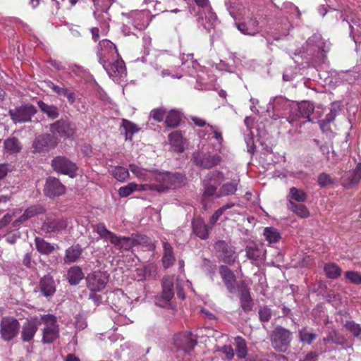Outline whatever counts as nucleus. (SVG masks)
I'll return each mask as SVG.
<instances>
[{
    "mask_svg": "<svg viewBox=\"0 0 361 361\" xmlns=\"http://www.w3.org/2000/svg\"><path fill=\"white\" fill-rule=\"evenodd\" d=\"M225 179L224 174L220 171H212L207 173L202 185L203 187L202 194V203L206 204L208 202L222 197L234 195L238 190L239 180H233L226 182L218 187Z\"/></svg>",
    "mask_w": 361,
    "mask_h": 361,
    "instance_id": "1",
    "label": "nucleus"
},
{
    "mask_svg": "<svg viewBox=\"0 0 361 361\" xmlns=\"http://www.w3.org/2000/svg\"><path fill=\"white\" fill-rule=\"evenodd\" d=\"M152 180L154 183L147 184V188L159 192L181 188L187 184L185 175L180 172H154L152 174Z\"/></svg>",
    "mask_w": 361,
    "mask_h": 361,
    "instance_id": "2",
    "label": "nucleus"
},
{
    "mask_svg": "<svg viewBox=\"0 0 361 361\" xmlns=\"http://www.w3.org/2000/svg\"><path fill=\"white\" fill-rule=\"evenodd\" d=\"M94 231L102 238L109 240L118 250H129L133 246L130 237H121L109 231L103 223L97 224L94 226Z\"/></svg>",
    "mask_w": 361,
    "mask_h": 361,
    "instance_id": "3",
    "label": "nucleus"
},
{
    "mask_svg": "<svg viewBox=\"0 0 361 361\" xmlns=\"http://www.w3.org/2000/svg\"><path fill=\"white\" fill-rule=\"evenodd\" d=\"M292 332L281 326H276L270 336L272 348L280 353H286L290 346Z\"/></svg>",
    "mask_w": 361,
    "mask_h": 361,
    "instance_id": "4",
    "label": "nucleus"
},
{
    "mask_svg": "<svg viewBox=\"0 0 361 361\" xmlns=\"http://www.w3.org/2000/svg\"><path fill=\"white\" fill-rule=\"evenodd\" d=\"M191 159L197 166L210 169L219 164L222 158L218 154L198 150L193 152Z\"/></svg>",
    "mask_w": 361,
    "mask_h": 361,
    "instance_id": "5",
    "label": "nucleus"
},
{
    "mask_svg": "<svg viewBox=\"0 0 361 361\" xmlns=\"http://www.w3.org/2000/svg\"><path fill=\"white\" fill-rule=\"evenodd\" d=\"M42 320L46 326L42 330V343H51L59 336V326L57 319L53 314H46L42 317Z\"/></svg>",
    "mask_w": 361,
    "mask_h": 361,
    "instance_id": "6",
    "label": "nucleus"
},
{
    "mask_svg": "<svg viewBox=\"0 0 361 361\" xmlns=\"http://www.w3.org/2000/svg\"><path fill=\"white\" fill-rule=\"evenodd\" d=\"M35 106L32 104L21 105L8 111V115L14 123H23L32 121V116L37 114Z\"/></svg>",
    "mask_w": 361,
    "mask_h": 361,
    "instance_id": "7",
    "label": "nucleus"
},
{
    "mask_svg": "<svg viewBox=\"0 0 361 361\" xmlns=\"http://www.w3.org/2000/svg\"><path fill=\"white\" fill-rule=\"evenodd\" d=\"M314 109L313 104L307 101H302L291 108L288 121L291 125H293L300 118H307L308 121H311L310 117L312 114Z\"/></svg>",
    "mask_w": 361,
    "mask_h": 361,
    "instance_id": "8",
    "label": "nucleus"
},
{
    "mask_svg": "<svg viewBox=\"0 0 361 361\" xmlns=\"http://www.w3.org/2000/svg\"><path fill=\"white\" fill-rule=\"evenodd\" d=\"M51 166L59 173L68 175L71 178L75 176L78 167L75 163L66 157L58 156L51 160Z\"/></svg>",
    "mask_w": 361,
    "mask_h": 361,
    "instance_id": "9",
    "label": "nucleus"
},
{
    "mask_svg": "<svg viewBox=\"0 0 361 361\" xmlns=\"http://www.w3.org/2000/svg\"><path fill=\"white\" fill-rule=\"evenodd\" d=\"M109 275L100 270L90 273L86 276L87 286L91 292L102 290L109 281Z\"/></svg>",
    "mask_w": 361,
    "mask_h": 361,
    "instance_id": "10",
    "label": "nucleus"
},
{
    "mask_svg": "<svg viewBox=\"0 0 361 361\" xmlns=\"http://www.w3.org/2000/svg\"><path fill=\"white\" fill-rule=\"evenodd\" d=\"M68 226L67 220L54 215L47 216L42 224L41 230L47 234H58Z\"/></svg>",
    "mask_w": 361,
    "mask_h": 361,
    "instance_id": "11",
    "label": "nucleus"
},
{
    "mask_svg": "<svg viewBox=\"0 0 361 361\" xmlns=\"http://www.w3.org/2000/svg\"><path fill=\"white\" fill-rule=\"evenodd\" d=\"M66 188L60 180L54 176L46 178L43 188L44 195L49 199H54L66 193Z\"/></svg>",
    "mask_w": 361,
    "mask_h": 361,
    "instance_id": "12",
    "label": "nucleus"
},
{
    "mask_svg": "<svg viewBox=\"0 0 361 361\" xmlns=\"http://www.w3.org/2000/svg\"><path fill=\"white\" fill-rule=\"evenodd\" d=\"M20 323L13 317H3L0 324V333L4 341H10L19 331Z\"/></svg>",
    "mask_w": 361,
    "mask_h": 361,
    "instance_id": "13",
    "label": "nucleus"
},
{
    "mask_svg": "<svg viewBox=\"0 0 361 361\" xmlns=\"http://www.w3.org/2000/svg\"><path fill=\"white\" fill-rule=\"evenodd\" d=\"M173 295V278L164 276L162 279V291L160 296L156 298V304L160 307L167 306Z\"/></svg>",
    "mask_w": 361,
    "mask_h": 361,
    "instance_id": "14",
    "label": "nucleus"
},
{
    "mask_svg": "<svg viewBox=\"0 0 361 361\" xmlns=\"http://www.w3.org/2000/svg\"><path fill=\"white\" fill-rule=\"evenodd\" d=\"M173 343L177 346L178 350L188 353L197 345V336L191 332L179 334L174 336Z\"/></svg>",
    "mask_w": 361,
    "mask_h": 361,
    "instance_id": "15",
    "label": "nucleus"
},
{
    "mask_svg": "<svg viewBox=\"0 0 361 361\" xmlns=\"http://www.w3.org/2000/svg\"><path fill=\"white\" fill-rule=\"evenodd\" d=\"M219 274L228 292L235 293L240 285L237 283V277L234 272L226 265H220Z\"/></svg>",
    "mask_w": 361,
    "mask_h": 361,
    "instance_id": "16",
    "label": "nucleus"
},
{
    "mask_svg": "<svg viewBox=\"0 0 361 361\" xmlns=\"http://www.w3.org/2000/svg\"><path fill=\"white\" fill-rule=\"evenodd\" d=\"M58 139L51 134H42L37 136L32 144L34 151L42 152L54 148L58 145Z\"/></svg>",
    "mask_w": 361,
    "mask_h": 361,
    "instance_id": "17",
    "label": "nucleus"
},
{
    "mask_svg": "<svg viewBox=\"0 0 361 361\" xmlns=\"http://www.w3.org/2000/svg\"><path fill=\"white\" fill-rule=\"evenodd\" d=\"M49 130L51 135L57 134L64 138L71 137L75 133L73 125L66 119H60L50 124Z\"/></svg>",
    "mask_w": 361,
    "mask_h": 361,
    "instance_id": "18",
    "label": "nucleus"
},
{
    "mask_svg": "<svg viewBox=\"0 0 361 361\" xmlns=\"http://www.w3.org/2000/svg\"><path fill=\"white\" fill-rule=\"evenodd\" d=\"M214 248L219 254L221 260L228 264H233L236 258L234 248L224 240H219L215 243Z\"/></svg>",
    "mask_w": 361,
    "mask_h": 361,
    "instance_id": "19",
    "label": "nucleus"
},
{
    "mask_svg": "<svg viewBox=\"0 0 361 361\" xmlns=\"http://www.w3.org/2000/svg\"><path fill=\"white\" fill-rule=\"evenodd\" d=\"M361 179V165L357 164L355 169L345 172L341 177V185L347 188H351L357 185Z\"/></svg>",
    "mask_w": 361,
    "mask_h": 361,
    "instance_id": "20",
    "label": "nucleus"
},
{
    "mask_svg": "<svg viewBox=\"0 0 361 361\" xmlns=\"http://www.w3.org/2000/svg\"><path fill=\"white\" fill-rule=\"evenodd\" d=\"M238 290L239 292V299L241 308L245 312L251 311L253 307V301L250 293V289L245 282H240Z\"/></svg>",
    "mask_w": 361,
    "mask_h": 361,
    "instance_id": "21",
    "label": "nucleus"
},
{
    "mask_svg": "<svg viewBox=\"0 0 361 361\" xmlns=\"http://www.w3.org/2000/svg\"><path fill=\"white\" fill-rule=\"evenodd\" d=\"M39 288L41 293L46 298H50L56 293V285L50 274L44 276L40 279Z\"/></svg>",
    "mask_w": 361,
    "mask_h": 361,
    "instance_id": "22",
    "label": "nucleus"
},
{
    "mask_svg": "<svg viewBox=\"0 0 361 361\" xmlns=\"http://www.w3.org/2000/svg\"><path fill=\"white\" fill-rule=\"evenodd\" d=\"M115 49L116 52H117V49L115 44L108 39H102L99 43V49L97 51V56L99 57V63L103 66L104 68L108 71L109 73V68L106 67V52H109L112 51V49Z\"/></svg>",
    "mask_w": 361,
    "mask_h": 361,
    "instance_id": "23",
    "label": "nucleus"
},
{
    "mask_svg": "<svg viewBox=\"0 0 361 361\" xmlns=\"http://www.w3.org/2000/svg\"><path fill=\"white\" fill-rule=\"evenodd\" d=\"M38 329L36 319L27 320L22 326L21 339L24 342L31 341Z\"/></svg>",
    "mask_w": 361,
    "mask_h": 361,
    "instance_id": "24",
    "label": "nucleus"
},
{
    "mask_svg": "<svg viewBox=\"0 0 361 361\" xmlns=\"http://www.w3.org/2000/svg\"><path fill=\"white\" fill-rule=\"evenodd\" d=\"M341 109L339 104L336 102L331 104L330 112L326 116V118L324 120L319 121L320 128L323 131H328L330 129L329 124L334 121Z\"/></svg>",
    "mask_w": 361,
    "mask_h": 361,
    "instance_id": "25",
    "label": "nucleus"
},
{
    "mask_svg": "<svg viewBox=\"0 0 361 361\" xmlns=\"http://www.w3.org/2000/svg\"><path fill=\"white\" fill-rule=\"evenodd\" d=\"M193 233L200 238L206 240L209 237V228L204 221L201 219H197L192 221Z\"/></svg>",
    "mask_w": 361,
    "mask_h": 361,
    "instance_id": "26",
    "label": "nucleus"
},
{
    "mask_svg": "<svg viewBox=\"0 0 361 361\" xmlns=\"http://www.w3.org/2000/svg\"><path fill=\"white\" fill-rule=\"evenodd\" d=\"M245 251L247 257L253 261L262 260L265 257L266 250L262 246L252 244L246 247Z\"/></svg>",
    "mask_w": 361,
    "mask_h": 361,
    "instance_id": "27",
    "label": "nucleus"
},
{
    "mask_svg": "<svg viewBox=\"0 0 361 361\" xmlns=\"http://www.w3.org/2000/svg\"><path fill=\"white\" fill-rule=\"evenodd\" d=\"M22 147L21 142L16 137H9L4 141V151L10 154L19 153Z\"/></svg>",
    "mask_w": 361,
    "mask_h": 361,
    "instance_id": "28",
    "label": "nucleus"
},
{
    "mask_svg": "<svg viewBox=\"0 0 361 361\" xmlns=\"http://www.w3.org/2000/svg\"><path fill=\"white\" fill-rule=\"evenodd\" d=\"M326 343H334L338 345H343L347 343L348 340L345 337L339 334L336 329H331L328 332L327 336L323 338Z\"/></svg>",
    "mask_w": 361,
    "mask_h": 361,
    "instance_id": "29",
    "label": "nucleus"
},
{
    "mask_svg": "<svg viewBox=\"0 0 361 361\" xmlns=\"http://www.w3.org/2000/svg\"><path fill=\"white\" fill-rule=\"evenodd\" d=\"M164 255L162 257V263L165 268H169L174 264L175 257L173 249L168 242L163 243Z\"/></svg>",
    "mask_w": 361,
    "mask_h": 361,
    "instance_id": "30",
    "label": "nucleus"
},
{
    "mask_svg": "<svg viewBox=\"0 0 361 361\" xmlns=\"http://www.w3.org/2000/svg\"><path fill=\"white\" fill-rule=\"evenodd\" d=\"M49 87L57 94L66 97L70 104H73L76 99V96L74 92L69 90L68 89L60 87L50 82Z\"/></svg>",
    "mask_w": 361,
    "mask_h": 361,
    "instance_id": "31",
    "label": "nucleus"
},
{
    "mask_svg": "<svg viewBox=\"0 0 361 361\" xmlns=\"http://www.w3.org/2000/svg\"><path fill=\"white\" fill-rule=\"evenodd\" d=\"M84 278V274L80 267L74 266L71 267L67 272V279L72 286H75Z\"/></svg>",
    "mask_w": 361,
    "mask_h": 361,
    "instance_id": "32",
    "label": "nucleus"
},
{
    "mask_svg": "<svg viewBox=\"0 0 361 361\" xmlns=\"http://www.w3.org/2000/svg\"><path fill=\"white\" fill-rule=\"evenodd\" d=\"M37 104L40 110L45 114L49 118L55 119L59 116L58 107L54 105H49L42 100L38 101Z\"/></svg>",
    "mask_w": 361,
    "mask_h": 361,
    "instance_id": "33",
    "label": "nucleus"
},
{
    "mask_svg": "<svg viewBox=\"0 0 361 361\" xmlns=\"http://www.w3.org/2000/svg\"><path fill=\"white\" fill-rule=\"evenodd\" d=\"M37 250L42 255H49L54 250V246L39 237L35 238Z\"/></svg>",
    "mask_w": 361,
    "mask_h": 361,
    "instance_id": "34",
    "label": "nucleus"
},
{
    "mask_svg": "<svg viewBox=\"0 0 361 361\" xmlns=\"http://www.w3.org/2000/svg\"><path fill=\"white\" fill-rule=\"evenodd\" d=\"M147 184L137 185L135 183H130L126 186L121 187L118 190V194L122 197H128L135 190H147Z\"/></svg>",
    "mask_w": 361,
    "mask_h": 361,
    "instance_id": "35",
    "label": "nucleus"
},
{
    "mask_svg": "<svg viewBox=\"0 0 361 361\" xmlns=\"http://www.w3.org/2000/svg\"><path fill=\"white\" fill-rule=\"evenodd\" d=\"M287 207L289 210L300 217L307 218L310 216V212L307 208L302 204H296L292 200H289L287 204Z\"/></svg>",
    "mask_w": 361,
    "mask_h": 361,
    "instance_id": "36",
    "label": "nucleus"
},
{
    "mask_svg": "<svg viewBox=\"0 0 361 361\" xmlns=\"http://www.w3.org/2000/svg\"><path fill=\"white\" fill-rule=\"evenodd\" d=\"M106 67L109 68L110 73L107 71L110 76H115L116 73L122 75L126 72L125 63L123 60H116L112 63H108L106 59Z\"/></svg>",
    "mask_w": 361,
    "mask_h": 361,
    "instance_id": "37",
    "label": "nucleus"
},
{
    "mask_svg": "<svg viewBox=\"0 0 361 361\" xmlns=\"http://www.w3.org/2000/svg\"><path fill=\"white\" fill-rule=\"evenodd\" d=\"M181 121V114L176 110H171L166 117L165 123L166 126L174 128L178 127Z\"/></svg>",
    "mask_w": 361,
    "mask_h": 361,
    "instance_id": "38",
    "label": "nucleus"
},
{
    "mask_svg": "<svg viewBox=\"0 0 361 361\" xmlns=\"http://www.w3.org/2000/svg\"><path fill=\"white\" fill-rule=\"evenodd\" d=\"M82 248L80 245L77 244L71 246L66 251V256L64 258L65 262H74L81 255Z\"/></svg>",
    "mask_w": 361,
    "mask_h": 361,
    "instance_id": "39",
    "label": "nucleus"
},
{
    "mask_svg": "<svg viewBox=\"0 0 361 361\" xmlns=\"http://www.w3.org/2000/svg\"><path fill=\"white\" fill-rule=\"evenodd\" d=\"M324 271L329 279H336L341 274V269L335 263H328L324 265Z\"/></svg>",
    "mask_w": 361,
    "mask_h": 361,
    "instance_id": "40",
    "label": "nucleus"
},
{
    "mask_svg": "<svg viewBox=\"0 0 361 361\" xmlns=\"http://www.w3.org/2000/svg\"><path fill=\"white\" fill-rule=\"evenodd\" d=\"M264 235L270 243H276L281 238V234L278 230L274 227H267L264 230Z\"/></svg>",
    "mask_w": 361,
    "mask_h": 361,
    "instance_id": "41",
    "label": "nucleus"
},
{
    "mask_svg": "<svg viewBox=\"0 0 361 361\" xmlns=\"http://www.w3.org/2000/svg\"><path fill=\"white\" fill-rule=\"evenodd\" d=\"M288 197L292 201L294 200L298 202H304L307 198V195L302 190L292 187L290 189Z\"/></svg>",
    "mask_w": 361,
    "mask_h": 361,
    "instance_id": "42",
    "label": "nucleus"
},
{
    "mask_svg": "<svg viewBox=\"0 0 361 361\" xmlns=\"http://www.w3.org/2000/svg\"><path fill=\"white\" fill-rule=\"evenodd\" d=\"M236 342V348H235V352L237 356L240 358H245L247 355V346L245 339H243L242 337L238 336L235 338Z\"/></svg>",
    "mask_w": 361,
    "mask_h": 361,
    "instance_id": "43",
    "label": "nucleus"
},
{
    "mask_svg": "<svg viewBox=\"0 0 361 361\" xmlns=\"http://www.w3.org/2000/svg\"><path fill=\"white\" fill-rule=\"evenodd\" d=\"M123 127L125 129L126 140H132L133 134L139 131L135 124L127 120H123Z\"/></svg>",
    "mask_w": 361,
    "mask_h": 361,
    "instance_id": "44",
    "label": "nucleus"
},
{
    "mask_svg": "<svg viewBox=\"0 0 361 361\" xmlns=\"http://www.w3.org/2000/svg\"><path fill=\"white\" fill-rule=\"evenodd\" d=\"M130 171L134 173L138 178L145 180L148 178L152 180V174L151 173H148L146 170L140 168L135 164L130 165Z\"/></svg>",
    "mask_w": 361,
    "mask_h": 361,
    "instance_id": "45",
    "label": "nucleus"
},
{
    "mask_svg": "<svg viewBox=\"0 0 361 361\" xmlns=\"http://www.w3.org/2000/svg\"><path fill=\"white\" fill-rule=\"evenodd\" d=\"M45 212L44 208L41 205H31L27 208L24 214L30 219L37 215L44 214Z\"/></svg>",
    "mask_w": 361,
    "mask_h": 361,
    "instance_id": "46",
    "label": "nucleus"
},
{
    "mask_svg": "<svg viewBox=\"0 0 361 361\" xmlns=\"http://www.w3.org/2000/svg\"><path fill=\"white\" fill-rule=\"evenodd\" d=\"M259 319L262 322H268L272 316V310L267 305L260 307L258 311Z\"/></svg>",
    "mask_w": 361,
    "mask_h": 361,
    "instance_id": "47",
    "label": "nucleus"
},
{
    "mask_svg": "<svg viewBox=\"0 0 361 361\" xmlns=\"http://www.w3.org/2000/svg\"><path fill=\"white\" fill-rule=\"evenodd\" d=\"M347 331L350 332L355 337L361 334V326L353 321H347L344 325Z\"/></svg>",
    "mask_w": 361,
    "mask_h": 361,
    "instance_id": "48",
    "label": "nucleus"
},
{
    "mask_svg": "<svg viewBox=\"0 0 361 361\" xmlns=\"http://www.w3.org/2000/svg\"><path fill=\"white\" fill-rule=\"evenodd\" d=\"M202 268L204 269L207 274L209 275L211 278H212L216 272V266L209 259L203 258Z\"/></svg>",
    "mask_w": 361,
    "mask_h": 361,
    "instance_id": "49",
    "label": "nucleus"
},
{
    "mask_svg": "<svg viewBox=\"0 0 361 361\" xmlns=\"http://www.w3.org/2000/svg\"><path fill=\"white\" fill-rule=\"evenodd\" d=\"M317 335L313 333H309L305 328L299 331V338L300 341L310 344L315 338Z\"/></svg>",
    "mask_w": 361,
    "mask_h": 361,
    "instance_id": "50",
    "label": "nucleus"
},
{
    "mask_svg": "<svg viewBox=\"0 0 361 361\" xmlns=\"http://www.w3.org/2000/svg\"><path fill=\"white\" fill-rule=\"evenodd\" d=\"M112 174L119 181H123L128 178L129 173L126 169L118 166L113 170Z\"/></svg>",
    "mask_w": 361,
    "mask_h": 361,
    "instance_id": "51",
    "label": "nucleus"
},
{
    "mask_svg": "<svg viewBox=\"0 0 361 361\" xmlns=\"http://www.w3.org/2000/svg\"><path fill=\"white\" fill-rule=\"evenodd\" d=\"M345 278L354 284H361V275L354 271H348L345 273Z\"/></svg>",
    "mask_w": 361,
    "mask_h": 361,
    "instance_id": "52",
    "label": "nucleus"
},
{
    "mask_svg": "<svg viewBox=\"0 0 361 361\" xmlns=\"http://www.w3.org/2000/svg\"><path fill=\"white\" fill-rule=\"evenodd\" d=\"M166 114V110L163 108L154 109L151 111L150 116L156 121H162Z\"/></svg>",
    "mask_w": 361,
    "mask_h": 361,
    "instance_id": "53",
    "label": "nucleus"
},
{
    "mask_svg": "<svg viewBox=\"0 0 361 361\" xmlns=\"http://www.w3.org/2000/svg\"><path fill=\"white\" fill-rule=\"evenodd\" d=\"M23 264L27 269H33L36 264V262L32 259L31 252L26 253L22 260Z\"/></svg>",
    "mask_w": 361,
    "mask_h": 361,
    "instance_id": "54",
    "label": "nucleus"
},
{
    "mask_svg": "<svg viewBox=\"0 0 361 361\" xmlns=\"http://www.w3.org/2000/svg\"><path fill=\"white\" fill-rule=\"evenodd\" d=\"M318 183L322 187H325L328 185H330L332 183V180L331 179V177L329 174L325 173H322L318 176Z\"/></svg>",
    "mask_w": 361,
    "mask_h": 361,
    "instance_id": "55",
    "label": "nucleus"
},
{
    "mask_svg": "<svg viewBox=\"0 0 361 361\" xmlns=\"http://www.w3.org/2000/svg\"><path fill=\"white\" fill-rule=\"evenodd\" d=\"M131 240L133 244V246L146 244L148 243V238L145 235H132Z\"/></svg>",
    "mask_w": 361,
    "mask_h": 361,
    "instance_id": "56",
    "label": "nucleus"
},
{
    "mask_svg": "<svg viewBox=\"0 0 361 361\" xmlns=\"http://www.w3.org/2000/svg\"><path fill=\"white\" fill-rule=\"evenodd\" d=\"M75 326L78 330H82L87 326L86 319L82 314H78L75 317Z\"/></svg>",
    "mask_w": 361,
    "mask_h": 361,
    "instance_id": "57",
    "label": "nucleus"
},
{
    "mask_svg": "<svg viewBox=\"0 0 361 361\" xmlns=\"http://www.w3.org/2000/svg\"><path fill=\"white\" fill-rule=\"evenodd\" d=\"M169 139L171 143L178 145L182 142V134L178 131L173 132L169 135Z\"/></svg>",
    "mask_w": 361,
    "mask_h": 361,
    "instance_id": "58",
    "label": "nucleus"
},
{
    "mask_svg": "<svg viewBox=\"0 0 361 361\" xmlns=\"http://www.w3.org/2000/svg\"><path fill=\"white\" fill-rule=\"evenodd\" d=\"M246 23L247 27L250 28V32L252 33V35H255L257 32V27L259 24L256 18L252 16H250Z\"/></svg>",
    "mask_w": 361,
    "mask_h": 361,
    "instance_id": "59",
    "label": "nucleus"
},
{
    "mask_svg": "<svg viewBox=\"0 0 361 361\" xmlns=\"http://www.w3.org/2000/svg\"><path fill=\"white\" fill-rule=\"evenodd\" d=\"M245 140L247 147V152H250V154H253L255 146L254 144L253 136L251 131L250 132V134L248 135L247 137L245 138Z\"/></svg>",
    "mask_w": 361,
    "mask_h": 361,
    "instance_id": "60",
    "label": "nucleus"
},
{
    "mask_svg": "<svg viewBox=\"0 0 361 361\" xmlns=\"http://www.w3.org/2000/svg\"><path fill=\"white\" fill-rule=\"evenodd\" d=\"M238 30L244 35H252L246 23H235Z\"/></svg>",
    "mask_w": 361,
    "mask_h": 361,
    "instance_id": "61",
    "label": "nucleus"
},
{
    "mask_svg": "<svg viewBox=\"0 0 361 361\" xmlns=\"http://www.w3.org/2000/svg\"><path fill=\"white\" fill-rule=\"evenodd\" d=\"M221 350L228 360L232 359L234 356L233 350L231 345H224L221 348Z\"/></svg>",
    "mask_w": 361,
    "mask_h": 361,
    "instance_id": "62",
    "label": "nucleus"
},
{
    "mask_svg": "<svg viewBox=\"0 0 361 361\" xmlns=\"http://www.w3.org/2000/svg\"><path fill=\"white\" fill-rule=\"evenodd\" d=\"M10 164H0V180L5 178L10 171Z\"/></svg>",
    "mask_w": 361,
    "mask_h": 361,
    "instance_id": "63",
    "label": "nucleus"
},
{
    "mask_svg": "<svg viewBox=\"0 0 361 361\" xmlns=\"http://www.w3.org/2000/svg\"><path fill=\"white\" fill-rule=\"evenodd\" d=\"M13 216L9 214H6L0 220V227L6 226L12 221Z\"/></svg>",
    "mask_w": 361,
    "mask_h": 361,
    "instance_id": "64",
    "label": "nucleus"
}]
</instances>
